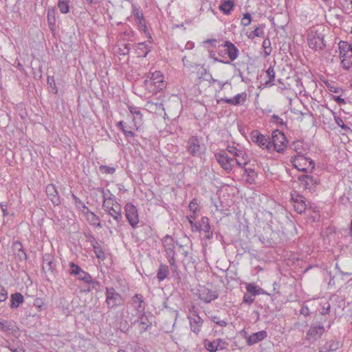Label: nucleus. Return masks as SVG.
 Instances as JSON below:
<instances>
[{"instance_id":"f257e3e1","label":"nucleus","mask_w":352,"mask_h":352,"mask_svg":"<svg viewBox=\"0 0 352 352\" xmlns=\"http://www.w3.org/2000/svg\"><path fill=\"white\" fill-rule=\"evenodd\" d=\"M307 41L309 47L315 51H322L326 47L324 35L318 27H312L309 30Z\"/></svg>"},{"instance_id":"f03ea898","label":"nucleus","mask_w":352,"mask_h":352,"mask_svg":"<svg viewBox=\"0 0 352 352\" xmlns=\"http://www.w3.org/2000/svg\"><path fill=\"white\" fill-rule=\"evenodd\" d=\"M162 242L171 269L173 272H176L177 275H178V267L175 259L174 239L169 234H166L162 239Z\"/></svg>"},{"instance_id":"7ed1b4c3","label":"nucleus","mask_w":352,"mask_h":352,"mask_svg":"<svg viewBox=\"0 0 352 352\" xmlns=\"http://www.w3.org/2000/svg\"><path fill=\"white\" fill-rule=\"evenodd\" d=\"M291 162L294 168L305 173L312 172L315 167L314 160L300 153H298L296 155L292 157Z\"/></svg>"},{"instance_id":"20e7f679","label":"nucleus","mask_w":352,"mask_h":352,"mask_svg":"<svg viewBox=\"0 0 352 352\" xmlns=\"http://www.w3.org/2000/svg\"><path fill=\"white\" fill-rule=\"evenodd\" d=\"M105 296V302L109 309L122 306L124 303V298L113 287H106Z\"/></svg>"},{"instance_id":"39448f33","label":"nucleus","mask_w":352,"mask_h":352,"mask_svg":"<svg viewBox=\"0 0 352 352\" xmlns=\"http://www.w3.org/2000/svg\"><path fill=\"white\" fill-rule=\"evenodd\" d=\"M272 147L279 153H283L288 142L285 134L280 130L276 129L272 132Z\"/></svg>"},{"instance_id":"423d86ee","label":"nucleus","mask_w":352,"mask_h":352,"mask_svg":"<svg viewBox=\"0 0 352 352\" xmlns=\"http://www.w3.org/2000/svg\"><path fill=\"white\" fill-rule=\"evenodd\" d=\"M218 54L221 57H225L227 54L230 58L229 61H233L239 56V50L232 42L226 41L224 44L219 45Z\"/></svg>"},{"instance_id":"0eeeda50","label":"nucleus","mask_w":352,"mask_h":352,"mask_svg":"<svg viewBox=\"0 0 352 352\" xmlns=\"http://www.w3.org/2000/svg\"><path fill=\"white\" fill-rule=\"evenodd\" d=\"M125 217L133 228H135L139 223L137 208L132 203H126L124 206Z\"/></svg>"},{"instance_id":"6e6552de","label":"nucleus","mask_w":352,"mask_h":352,"mask_svg":"<svg viewBox=\"0 0 352 352\" xmlns=\"http://www.w3.org/2000/svg\"><path fill=\"white\" fill-rule=\"evenodd\" d=\"M251 140L262 149L270 151L272 148V143L269 138L261 134L258 130H254L251 133Z\"/></svg>"},{"instance_id":"1a4fd4ad","label":"nucleus","mask_w":352,"mask_h":352,"mask_svg":"<svg viewBox=\"0 0 352 352\" xmlns=\"http://www.w3.org/2000/svg\"><path fill=\"white\" fill-rule=\"evenodd\" d=\"M102 208L118 223L122 221L123 217L122 215L121 206L120 204L115 205L111 204L110 206V204H109L107 201L103 200Z\"/></svg>"},{"instance_id":"9d476101","label":"nucleus","mask_w":352,"mask_h":352,"mask_svg":"<svg viewBox=\"0 0 352 352\" xmlns=\"http://www.w3.org/2000/svg\"><path fill=\"white\" fill-rule=\"evenodd\" d=\"M197 294L198 298L205 303H210L219 296V294L217 291L208 289L205 286L201 287L200 289H198Z\"/></svg>"},{"instance_id":"9b49d317","label":"nucleus","mask_w":352,"mask_h":352,"mask_svg":"<svg viewBox=\"0 0 352 352\" xmlns=\"http://www.w3.org/2000/svg\"><path fill=\"white\" fill-rule=\"evenodd\" d=\"M228 343L221 338H217L212 341L206 339L204 341L205 349L210 352H216L226 349Z\"/></svg>"},{"instance_id":"f8f14e48","label":"nucleus","mask_w":352,"mask_h":352,"mask_svg":"<svg viewBox=\"0 0 352 352\" xmlns=\"http://www.w3.org/2000/svg\"><path fill=\"white\" fill-rule=\"evenodd\" d=\"M215 158L221 166L228 173H230L234 166V159L230 157L227 153H216Z\"/></svg>"},{"instance_id":"ddd939ff","label":"nucleus","mask_w":352,"mask_h":352,"mask_svg":"<svg viewBox=\"0 0 352 352\" xmlns=\"http://www.w3.org/2000/svg\"><path fill=\"white\" fill-rule=\"evenodd\" d=\"M317 322H319V324L316 325L312 324L307 331L305 337L307 340L314 342L320 338L324 333V329L321 324V321H318Z\"/></svg>"},{"instance_id":"4468645a","label":"nucleus","mask_w":352,"mask_h":352,"mask_svg":"<svg viewBox=\"0 0 352 352\" xmlns=\"http://www.w3.org/2000/svg\"><path fill=\"white\" fill-rule=\"evenodd\" d=\"M187 151L194 157H201V147L197 137L192 136L189 138L187 144Z\"/></svg>"},{"instance_id":"2eb2a0df","label":"nucleus","mask_w":352,"mask_h":352,"mask_svg":"<svg viewBox=\"0 0 352 352\" xmlns=\"http://www.w3.org/2000/svg\"><path fill=\"white\" fill-rule=\"evenodd\" d=\"M247 100V94L245 92H242L241 94H236L232 98H221L217 100V104H229L230 105L237 106L243 104Z\"/></svg>"},{"instance_id":"dca6fc26","label":"nucleus","mask_w":352,"mask_h":352,"mask_svg":"<svg viewBox=\"0 0 352 352\" xmlns=\"http://www.w3.org/2000/svg\"><path fill=\"white\" fill-rule=\"evenodd\" d=\"M298 180L304 185L307 189H312L320 182L318 176L310 175H302L298 177Z\"/></svg>"},{"instance_id":"f3484780","label":"nucleus","mask_w":352,"mask_h":352,"mask_svg":"<svg viewBox=\"0 0 352 352\" xmlns=\"http://www.w3.org/2000/svg\"><path fill=\"white\" fill-rule=\"evenodd\" d=\"M152 316H153L151 313H148V315H146L144 311H142L138 317V319L134 322V323L138 322L140 333L145 332L151 327L152 322L150 320V318H151Z\"/></svg>"},{"instance_id":"a211bd4d","label":"nucleus","mask_w":352,"mask_h":352,"mask_svg":"<svg viewBox=\"0 0 352 352\" xmlns=\"http://www.w3.org/2000/svg\"><path fill=\"white\" fill-rule=\"evenodd\" d=\"M210 225L209 219L206 217L201 218V223H199V226L196 227V229L192 228V232L204 231L206 233L205 238L207 239H211L213 236L212 232L210 230Z\"/></svg>"},{"instance_id":"6ab92c4d","label":"nucleus","mask_w":352,"mask_h":352,"mask_svg":"<svg viewBox=\"0 0 352 352\" xmlns=\"http://www.w3.org/2000/svg\"><path fill=\"white\" fill-rule=\"evenodd\" d=\"M147 78L153 81V83L157 85L159 89H164L166 86V82L164 80L163 74L160 71L148 74Z\"/></svg>"},{"instance_id":"aec40b11","label":"nucleus","mask_w":352,"mask_h":352,"mask_svg":"<svg viewBox=\"0 0 352 352\" xmlns=\"http://www.w3.org/2000/svg\"><path fill=\"white\" fill-rule=\"evenodd\" d=\"M46 194L54 206H58L60 204V197L54 184H50L47 186Z\"/></svg>"},{"instance_id":"412c9836","label":"nucleus","mask_w":352,"mask_h":352,"mask_svg":"<svg viewBox=\"0 0 352 352\" xmlns=\"http://www.w3.org/2000/svg\"><path fill=\"white\" fill-rule=\"evenodd\" d=\"M12 248L14 253L21 261H25L27 260L26 252L23 249L22 243L19 241H14Z\"/></svg>"},{"instance_id":"4be33fe9","label":"nucleus","mask_w":352,"mask_h":352,"mask_svg":"<svg viewBox=\"0 0 352 352\" xmlns=\"http://www.w3.org/2000/svg\"><path fill=\"white\" fill-rule=\"evenodd\" d=\"M56 265L53 261V256L50 254H45L43 256V270L44 272H54Z\"/></svg>"},{"instance_id":"5701e85b","label":"nucleus","mask_w":352,"mask_h":352,"mask_svg":"<svg viewBox=\"0 0 352 352\" xmlns=\"http://www.w3.org/2000/svg\"><path fill=\"white\" fill-rule=\"evenodd\" d=\"M267 336V331L264 330L254 333L248 338L247 343L248 345H253L264 340Z\"/></svg>"},{"instance_id":"b1692460","label":"nucleus","mask_w":352,"mask_h":352,"mask_svg":"<svg viewBox=\"0 0 352 352\" xmlns=\"http://www.w3.org/2000/svg\"><path fill=\"white\" fill-rule=\"evenodd\" d=\"M188 320L190 330L196 335H198L201 331V327L203 325V320L201 318L200 316L193 317L192 318H189Z\"/></svg>"},{"instance_id":"393cba45","label":"nucleus","mask_w":352,"mask_h":352,"mask_svg":"<svg viewBox=\"0 0 352 352\" xmlns=\"http://www.w3.org/2000/svg\"><path fill=\"white\" fill-rule=\"evenodd\" d=\"M235 7V3L233 0H222L219 6V10L226 15L231 14Z\"/></svg>"},{"instance_id":"a878e982","label":"nucleus","mask_w":352,"mask_h":352,"mask_svg":"<svg viewBox=\"0 0 352 352\" xmlns=\"http://www.w3.org/2000/svg\"><path fill=\"white\" fill-rule=\"evenodd\" d=\"M133 303L135 305L134 308L137 311L141 312L144 311L145 309V302L144 297L140 294H136L132 297Z\"/></svg>"},{"instance_id":"bb28decb","label":"nucleus","mask_w":352,"mask_h":352,"mask_svg":"<svg viewBox=\"0 0 352 352\" xmlns=\"http://www.w3.org/2000/svg\"><path fill=\"white\" fill-rule=\"evenodd\" d=\"M133 48L138 57H146L150 52V50L147 49V46L145 43H137L133 45Z\"/></svg>"},{"instance_id":"cd10ccee","label":"nucleus","mask_w":352,"mask_h":352,"mask_svg":"<svg viewBox=\"0 0 352 352\" xmlns=\"http://www.w3.org/2000/svg\"><path fill=\"white\" fill-rule=\"evenodd\" d=\"M1 330L8 334H16L19 331L18 328L8 320L3 321Z\"/></svg>"},{"instance_id":"c85d7f7f","label":"nucleus","mask_w":352,"mask_h":352,"mask_svg":"<svg viewBox=\"0 0 352 352\" xmlns=\"http://www.w3.org/2000/svg\"><path fill=\"white\" fill-rule=\"evenodd\" d=\"M169 274L168 266L166 264L161 263L157 272V278L160 282L166 279Z\"/></svg>"},{"instance_id":"c756f323","label":"nucleus","mask_w":352,"mask_h":352,"mask_svg":"<svg viewBox=\"0 0 352 352\" xmlns=\"http://www.w3.org/2000/svg\"><path fill=\"white\" fill-rule=\"evenodd\" d=\"M56 10L54 8H50L47 11V23L48 26L52 32L55 30L56 26Z\"/></svg>"},{"instance_id":"7c9ffc66","label":"nucleus","mask_w":352,"mask_h":352,"mask_svg":"<svg viewBox=\"0 0 352 352\" xmlns=\"http://www.w3.org/2000/svg\"><path fill=\"white\" fill-rule=\"evenodd\" d=\"M330 308L331 305L329 302H327L326 303H324V305H322V307L318 310L319 314H316L315 316L316 322H318V317H320V321L322 320H326V316L329 314Z\"/></svg>"},{"instance_id":"2f4dec72","label":"nucleus","mask_w":352,"mask_h":352,"mask_svg":"<svg viewBox=\"0 0 352 352\" xmlns=\"http://www.w3.org/2000/svg\"><path fill=\"white\" fill-rule=\"evenodd\" d=\"M86 214L88 215L87 219L91 225L96 226L98 228L102 227L99 217L97 216L95 213L87 209V212H86Z\"/></svg>"},{"instance_id":"473e14b6","label":"nucleus","mask_w":352,"mask_h":352,"mask_svg":"<svg viewBox=\"0 0 352 352\" xmlns=\"http://www.w3.org/2000/svg\"><path fill=\"white\" fill-rule=\"evenodd\" d=\"M23 302V296L21 293L16 292L11 295L10 307L17 308Z\"/></svg>"},{"instance_id":"72a5a7b5","label":"nucleus","mask_w":352,"mask_h":352,"mask_svg":"<svg viewBox=\"0 0 352 352\" xmlns=\"http://www.w3.org/2000/svg\"><path fill=\"white\" fill-rule=\"evenodd\" d=\"M144 83L146 89L153 94H155L157 92H160L163 90L159 89L158 87H157V85L155 83H153V81L151 80L148 78L144 80Z\"/></svg>"},{"instance_id":"f704fd0d","label":"nucleus","mask_w":352,"mask_h":352,"mask_svg":"<svg viewBox=\"0 0 352 352\" xmlns=\"http://www.w3.org/2000/svg\"><path fill=\"white\" fill-rule=\"evenodd\" d=\"M268 80L265 82V87H272L274 85L273 81L275 78L274 66L270 65L266 71Z\"/></svg>"},{"instance_id":"c9c22d12","label":"nucleus","mask_w":352,"mask_h":352,"mask_svg":"<svg viewBox=\"0 0 352 352\" xmlns=\"http://www.w3.org/2000/svg\"><path fill=\"white\" fill-rule=\"evenodd\" d=\"M246 289L252 296H256L263 293V289L258 287L254 283H248L246 285Z\"/></svg>"},{"instance_id":"e433bc0d","label":"nucleus","mask_w":352,"mask_h":352,"mask_svg":"<svg viewBox=\"0 0 352 352\" xmlns=\"http://www.w3.org/2000/svg\"><path fill=\"white\" fill-rule=\"evenodd\" d=\"M129 110L130 113L135 116L133 120L135 122V120H138L140 122L142 120V114L141 113L138 107L134 106H129Z\"/></svg>"},{"instance_id":"4c0bfd02","label":"nucleus","mask_w":352,"mask_h":352,"mask_svg":"<svg viewBox=\"0 0 352 352\" xmlns=\"http://www.w3.org/2000/svg\"><path fill=\"white\" fill-rule=\"evenodd\" d=\"M69 1L67 0H58V8H59L60 11L63 13L66 14L69 12Z\"/></svg>"},{"instance_id":"58836bf2","label":"nucleus","mask_w":352,"mask_h":352,"mask_svg":"<svg viewBox=\"0 0 352 352\" xmlns=\"http://www.w3.org/2000/svg\"><path fill=\"white\" fill-rule=\"evenodd\" d=\"M109 193V196L107 197V193L104 192V190L103 189H102V197H103V200H105L107 201V203L109 204H110V206L111 205V204H119L117 201V199H116V197L112 195L109 190H108Z\"/></svg>"},{"instance_id":"ea45409f","label":"nucleus","mask_w":352,"mask_h":352,"mask_svg":"<svg viewBox=\"0 0 352 352\" xmlns=\"http://www.w3.org/2000/svg\"><path fill=\"white\" fill-rule=\"evenodd\" d=\"M340 56H342L345 52L350 51L352 49V43L349 44L346 41H340L339 43Z\"/></svg>"},{"instance_id":"a19ab883","label":"nucleus","mask_w":352,"mask_h":352,"mask_svg":"<svg viewBox=\"0 0 352 352\" xmlns=\"http://www.w3.org/2000/svg\"><path fill=\"white\" fill-rule=\"evenodd\" d=\"M265 32L262 28L256 27L253 31L248 34V38L253 39L254 37H263Z\"/></svg>"},{"instance_id":"79ce46f5","label":"nucleus","mask_w":352,"mask_h":352,"mask_svg":"<svg viewBox=\"0 0 352 352\" xmlns=\"http://www.w3.org/2000/svg\"><path fill=\"white\" fill-rule=\"evenodd\" d=\"M92 247H93L94 253L98 258L102 259V260L105 258L104 252L102 247L99 244V243H98V245H96V244L94 245Z\"/></svg>"},{"instance_id":"37998d69","label":"nucleus","mask_w":352,"mask_h":352,"mask_svg":"<svg viewBox=\"0 0 352 352\" xmlns=\"http://www.w3.org/2000/svg\"><path fill=\"white\" fill-rule=\"evenodd\" d=\"M69 274L74 276H78L80 274V272L83 270L79 265L75 264L73 262L69 263Z\"/></svg>"},{"instance_id":"c03bdc74","label":"nucleus","mask_w":352,"mask_h":352,"mask_svg":"<svg viewBox=\"0 0 352 352\" xmlns=\"http://www.w3.org/2000/svg\"><path fill=\"white\" fill-rule=\"evenodd\" d=\"M291 200L294 202V204H298V202L305 201V197L296 190H293L291 192Z\"/></svg>"},{"instance_id":"a18cd8bd","label":"nucleus","mask_w":352,"mask_h":352,"mask_svg":"<svg viewBox=\"0 0 352 352\" xmlns=\"http://www.w3.org/2000/svg\"><path fill=\"white\" fill-rule=\"evenodd\" d=\"M78 278L79 280L85 282V283H90L92 282L91 276L87 272L82 270L79 275H78Z\"/></svg>"},{"instance_id":"49530a36","label":"nucleus","mask_w":352,"mask_h":352,"mask_svg":"<svg viewBox=\"0 0 352 352\" xmlns=\"http://www.w3.org/2000/svg\"><path fill=\"white\" fill-rule=\"evenodd\" d=\"M334 120L336 123L341 127L342 129L347 132L352 133V129H351L347 125L344 124L342 119L339 116H334Z\"/></svg>"},{"instance_id":"de8ad7c7","label":"nucleus","mask_w":352,"mask_h":352,"mask_svg":"<svg viewBox=\"0 0 352 352\" xmlns=\"http://www.w3.org/2000/svg\"><path fill=\"white\" fill-rule=\"evenodd\" d=\"M262 46L265 49V56H269L272 52L271 42L269 38L263 41Z\"/></svg>"},{"instance_id":"09e8293b","label":"nucleus","mask_w":352,"mask_h":352,"mask_svg":"<svg viewBox=\"0 0 352 352\" xmlns=\"http://www.w3.org/2000/svg\"><path fill=\"white\" fill-rule=\"evenodd\" d=\"M294 210L296 212L302 214L307 208L305 201L302 202H298V204H294Z\"/></svg>"},{"instance_id":"8fccbe9b","label":"nucleus","mask_w":352,"mask_h":352,"mask_svg":"<svg viewBox=\"0 0 352 352\" xmlns=\"http://www.w3.org/2000/svg\"><path fill=\"white\" fill-rule=\"evenodd\" d=\"M47 85H49V87L52 89V91H53L54 94L58 93V89L56 86L55 80L53 76L47 77Z\"/></svg>"},{"instance_id":"3c124183","label":"nucleus","mask_w":352,"mask_h":352,"mask_svg":"<svg viewBox=\"0 0 352 352\" xmlns=\"http://www.w3.org/2000/svg\"><path fill=\"white\" fill-rule=\"evenodd\" d=\"M100 170L106 174H113L114 173L116 169L113 167L107 166L105 165H101L100 167Z\"/></svg>"},{"instance_id":"603ef678","label":"nucleus","mask_w":352,"mask_h":352,"mask_svg":"<svg viewBox=\"0 0 352 352\" xmlns=\"http://www.w3.org/2000/svg\"><path fill=\"white\" fill-rule=\"evenodd\" d=\"M235 162L239 167H243L248 164L247 160L244 158L243 153L235 158Z\"/></svg>"},{"instance_id":"864d4df0","label":"nucleus","mask_w":352,"mask_h":352,"mask_svg":"<svg viewBox=\"0 0 352 352\" xmlns=\"http://www.w3.org/2000/svg\"><path fill=\"white\" fill-rule=\"evenodd\" d=\"M189 315L187 316L188 319L189 318H192L193 317L199 316L198 314V308L195 305H191L189 307Z\"/></svg>"},{"instance_id":"5fc2aeb1","label":"nucleus","mask_w":352,"mask_h":352,"mask_svg":"<svg viewBox=\"0 0 352 352\" xmlns=\"http://www.w3.org/2000/svg\"><path fill=\"white\" fill-rule=\"evenodd\" d=\"M251 15L249 13H245L243 14V17L241 19V25L243 26H248L251 23Z\"/></svg>"},{"instance_id":"6e6d98bb","label":"nucleus","mask_w":352,"mask_h":352,"mask_svg":"<svg viewBox=\"0 0 352 352\" xmlns=\"http://www.w3.org/2000/svg\"><path fill=\"white\" fill-rule=\"evenodd\" d=\"M328 349L331 351H335L340 347V342L337 341H330L327 342Z\"/></svg>"},{"instance_id":"4d7b16f0","label":"nucleus","mask_w":352,"mask_h":352,"mask_svg":"<svg viewBox=\"0 0 352 352\" xmlns=\"http://www.w3.org/2000/svg\"><path fill=\"white\" fill-rule=\"evenodd\" d=\"M8 298V292L6 288L0 285V302H4Z\"/></svg>"},{"instance_id":"13d9d810","label":"nucleus","mask_w":352,"mask_h":352,"mask_svg":"<svg viewBox=\"0 0 352 352\" xmlns=\"http://www.w3.org/2000/svg\"><path fill=\"white\" fill-rule=\"evenodd\" d=\"M245 173H246L249 177L248 181L250 182L254 179V176L256 175L255 171L252 168H245Z\"/></svg>"},{"instance_id":"bf43d9fd","label":"nucleus","mask_w":352,"mask_h":352,"mask_svg":"<svg viewBox=\"0 0 352 352\" xmlns=\"http://www.w3.org/2000/svg\"><path fill=\"white\" fill-rule=\"evenodd\" d=\"M131 49V44L126 43L124 45V47L119 48V53L122 55H126L129 53Z\"/></svg>"},{"instance_id":"052dcab7","label":"nucleus","mask_w":352,"mask_h":352,"mask_svg":"<svg viewBox=\"0 0 352 352\" xmlns=\"http://www.w3.org/2000/svg\"><path fill=\"white\" fill-rule=\"evenodd\" d=\"M341 63L344 69L349 70L352 69V62L349 60V58H342Z\"/></svg>"},{"instance_id":"680f3d73","label":"nucleus","mask_w":352,"mask_h":352,"mask_svg":"<svg viewBox=\"0 0 352 352\" xmlns=\"http://www.w3.org/2000/svg\"><path fill=\"white\" fill-rule=\"evenodd\" d=\"M228 152L233 154L236 157H239L243 154L242 151H238L235 147H228Z\"/></svg>"},{"instance_id":"e2e57ef3","label":"nucleus","mask_w":352,"mask_h":352,"mask_svg":"<svg viewBox=\"0 0 352 352\" xmlns=\"http://www.w3.org/2000/svg\"><path fill=\"white\" fill-rule=\"evenodd\" d=\"M119 328L121 331L126 333L129 330V326L127 321L126 320H124L123 321H121L120 322Z\"/></svg>"},{"instance_id":"0e129e2a","label":"nucleus","mask_w":352,"mask_h":352,"mask_svg":"<svg viewBox=\"0 0 352 352\" xmlns=\"http://www.w3.org/2000/svg\"><path fill=\"white\" fill-rule=\"evenodd\" d=\"M254 298L252 296H251L247 294H244L243 298V303L250 305L254 302Z\"/></svg>"},{"instance_id":"69168bd1","label":"nucleus","mask_w":352,"mask_h":352,"mask_svg":"<svg viewBox=\"0 0 352 352\" xmlns=\"http://www.w3.org/2000/svg\"><path fill=\"white\" fill-rule=\"evenodd\" d=\"M272 122H274L276 123H278L281 126H284L285 125V122L283 120L282 118H280L279 116H278L277 115H273L272 116Z\"/></svg>"},{"instance_id":"338daca9","label":"nucleus","mask_w":352,"mask_h":352,"mask_svg":"<svg viewBox=\"0 0 352 352\" xmlns=\"http://www.w3.org/2000/svg\"><path fill=\"white\" fill-rule=\"evenodd\" d=\"M73 199L75 201L76 204L78 205V207H81L84 209H88V208L85 206V204L76 195H73Z\"/></svg>"},{"instance_id":"774afa93","label":"nucleus","mask_w":352,"mask_h":352,"mask_svg":"<svg viewBox=\"0 0 352 352\" xmlns=\"http://www.w3.org/2000/svg\"><path fill=\"white\" fill-rule=\"evenodd\" d=\"M188 207H189L190 210L192 211L193 212V214L195 215V213L197 211L196 200L193 199L192 201H191L189 204Z\"/></svg>"}]
</instances>
